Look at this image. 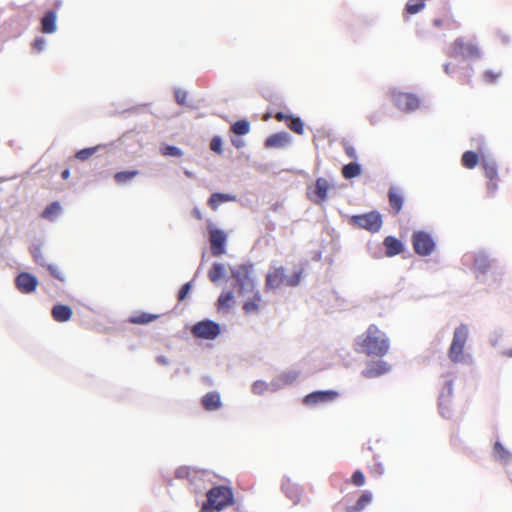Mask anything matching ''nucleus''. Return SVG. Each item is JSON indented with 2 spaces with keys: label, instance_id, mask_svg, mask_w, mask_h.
<instances>
[{
  "label": "nucleus",
  "instance_id": "nucleus-1",
  "mask_svg": "<svg viewBox=\"0 0 512 512\" xmlns=\"http://www.w3.org/2000/svg\"><path fill=\"white\" fill-rule=\"evenodd\" d=\"M357 352L367 356L383 357L390 348V342L386 334L378 326L371 324L367 330L357 339Z\"/></svg>",
  "mask_w": 512,
  "mask_h": 512
},
{
  "label": "nucleus",
  "instance_id": "nucleus-2",
  "mask_svg": "<svg viewBox=\"0 0 512 512\" xmlns=\"http://www.w3.org/2000/svg\"><path fill=\"white\" fill-rule=\"evenodd\" d=\"M206 504L217 512L234 504V494L230 487L219 485L211 488L206 494Z\"/></svg>",
  "mask_w": 512,
  "mask_h": 512
},
{
  "label": "nucleus",
  "instance_id": "nucleus-3",
  "mask_svg": "<svg viewBox=\"0 0 512 512\" xmlns=\"http://www.w3.org/2000/svg\"><path fill=\"white\" fill-rule=\"evenodd\" d=\"M301 275L297 273L291 277L285 275L283 267H274L266 275V289H278L283 285L297 286L300 282Z\"/></svg>",
  "mask_w": 512,
  "mask_h": 512
},
{
  "label": "nucleus",
  "instance_id": "nucleus-4",
  "mask_svg": "<svg viewBox=\"0 0 512 512\" xmlns=\"http://www.w3.org/2000/svg\"><path fill=\"white\" fill-rule=\"evenodd\" d=\"M467 339L468 328L462 324L454 330L453 339L449 347L448 356L452 362L458 363L463 361V352Z\"/></svg>",
  "mask_w": 512,
  "mask_h": 512
},
{
  "label": "nucleus",
  "instance_id": "nucleus-5",
  "mask_svg": "<svg viewBox=\"0 0 512 512\" xmlns=\"http://www.w3.org/2000/svg\"><path fill=\"white\" fill-rule=\"evenodd\" d=\"M350 223L358 228L372 233L378 232L382 227V217L378 212L372 211L361 215H353Z\"/></svg>",
  "mask_w": 512,
  "mask_h": 512
},
{
  "label": "nucleus",
  "instance_id": "nucleus-6",
  "mask_svg": "<svg viewBox=\"0 0 512 512\" xmlns=\"http://www.w3.org/2000/svg\"><path fill=\"white\" fill-rule=\"evenodd\" d=\"M232 277L235 279L238 286V293L243 295L245 293L254 292L255 285L251 278V268L247 265H241L231 272Z\"/></svg>",
  "mask_w": 512,
  "mask_h": 512
},
{
  "label": "nucleus",
  "instance_id": "nucleus-7",
  "mask_svg": "<svg viewBox=\"0 0 512 512\" xmlns=\"http://www.w3.org/2000/svg\"><path fill=\"white\" fill-rule=\"evenodd\" d=\"M191 333L196 338L213 340L220 334V326L212 320H203L193 325Z\"/></svg>",
  "mask_w": 512,
  "mask_h": 512
},
{
  "label": "nucleus",
  "instance_id": "nucleus-8",
  "mask_svg": "<svg viewBox=\"0 0 512 512\" xmlns=\"http://www.w3.org/2000/svg\"><path fill=\"white\" fill-rule=\"evenodd\" d=\"M412 245L415 253L420 256L430 255L435 248L434 240L424 231H416L413 233Z\"/></svg>",
  "mask_w": 512,
  "mask_h": 512
},
{
  "label": "nucleus",
  "instance_id": "nucleus-9",
  "mask_svg": "<svg viewBox=\"0 0 512 512\" xmlns=\"http://www.w3.org/2000/svg\"><path fill=\"white\" fill-rule=\"evenodd\" d=\"M451 56L462 58H478L480 51L478 47L470 42H465L463 39H456L451 46Z\"/></svg>",
  "mask_w": 512,
  "mask_h": 512
},
{
  "label": "nucleus",
  "instance_id": "nucleus-10",
  "mask_svg": "<svg viewBox=\"0 0 512 512\" xmlns=\"http://www.w3.org/2000/svg\"><path fill=\"white\" fill-rule=\"evenodd\" d=\"M394 105L404 112H411L419 108L420 101L417 96L411 93L394 92L392 94Z\"/></svg>",
  "mask_w": 512,
  "mask_h": 512
},
{
  "label": "nucleus",
  "instance_id": "nucleus-11",
  "mask_svg": "<svg viewBox=\"0 0 512 512\" xmlns=\"http://www.w3.org/2000/svg\"><path fill=\"white\" fill-rule=\"evenodd\" d=\"M227 235L224 231L209 227V242L213 256H220L225 253Z\"/></svg>",
  "mask_w": 512,
  "mask_h": 512
},
{
  "label": "nucleus",
  "instance_id": "nucleus-12",
  "mask_svg": "<svg viewBox=\"0 0 512 512\" xmlns=\"http://www.w3.org/2000/svg\"><path fill=\"white\" fill-rule=\"evenodd\" d=\"M330 188L331 185L327 179L318 178L315 182L314 188L312 190L309 189L307 194L311 201L316 204H322L326 201Z\"/></svg>",
  "mask_w": 512,
  "mask_h": 512
},
{
  "label": "nucleus",
  "instance_id": "nucleus-13",
  "mask_svg": "<svg viewBox=\"0 0 512 512\" xmlns=\"http://www.w3.org/2000/svg\"><path fill=\"white\" fill-rule=\"evenodd\" d=\"M337 397L338 392L334 390L314 391L304 397L303 403L307 406H316L321 403L332 402Z\"/></svg>",
  "mask_w": 512,
  "mask_h": 512
},
{
  "label": "nucleus",
  "instance_id": "nucleus-14",
  "mask_svg": "<svg viewBox=\"0 0 512 512\" xmlns=\"http://www.w3.org/2000/svg\"><path fill=\"white\" fill-rule=\"evenodd\" d=\"M482 168L484 170L485 177L488 179L487 190L490 194H494L498 188V171L497 166L494 162L486 160L485 158L481 161Z\"/></svg>",
  "mask_w": 512,
  "mask_h": 512
},
{
  "label": "nucleus",
  "instance_id": "nucleus-15",
  "mask_svg": "<svg viewBox=\"0 0 512 512\" xmlns=\"http://www.w3.org/2000/svg\"><path fill=\"white\" fill-rule=\"evenodd\" d=\"M17 289L25 294L32 293L36 290L38 285V280L35 276L30 273L22 272L20 273L15 280Z\"/></svg>",
  "mask_w": 512,
  "mask_h": 512
},
{
  "label": "nucleus",
  "instance_id": "nucleus-16",
  "mask_svg": "<svg viewBox=\"0 0 512 512\" xmlns=\"http://www.w3.org/2000/svg\"><path fill=\"white\" fill-rule=\"evenodd\" d=\"M390 365L382 360L370 361L367 363L366 368L362 371L365 378H377L390 371Z\"/></svg>",
  "mask_w": 512,
  "mask_h": 512
},
{
  "label": "nucleus",
  "instance_id": "nucleus-17",
  "mask_svg": "<svg viewBox=\"0 0 512 512\" xmlns=\"http://www.w3.org/2000/svg\"><path fill=\"white\" fill-rule=\"evenodd\" d=\"M201 404L206 411L218 410L222 406L220 394L216 391L206 393L201 399Z\"/></svg>",
  "mask_w": 512,
  "mask_h": 512
},
{
  "label": "nucleus",
  "instance_id": "nucleus-18",
  "mask_svg": "<svg viewBox=\"0 0 512 512\" xmlns=\"http://www.w3.org/2000/svg\"><path fill=\"white\" fill-rule=\"evenodd\" d=\"M389 206L394 215H397L402 210L404 198L397 188L391 187L388 191Z\"/></svg>",
  "mask_w": 512,
  "mask_h": 512
},
{
  "label": "nucleus",
  "instance_id": "nucleus-19",
  "mask_svg": "<svg viewBox=\"0 0 512 512\" xmlns=\"http://www.w3.org/2000/svg\"><path fill=\"white\" fill-rule=\"evenodd\" d=\"M383 245L385 248V254L388 257L396 256L404 250L402 242L393 236H387L383 241Z\"/></svg>",
  "mask_w": 512,
  "mask_h": 512
},
{
  "label": "nucleus",
  "instance_id": "nucleus-20",
  "mask_svg": "<svg viewBox=\"0 0 512 512\" xmlns=\"http://www.w3.org/2000/svg\"><path fill=\"white\" fill-rule=\"evenodd\" d=\"M290 141V136L286 132H280L270 135L265 140L266 148H282L285 147Z\"/></svg>",
  "mask_w": 512,
  "mask_h": 512
},
{
  "label": "nucleus",
  "instance_id": "nucleus-21",
  "mask_svg": "<svg viewBox=\"0 0 512 512\" xmlns=\"http://www.w3.org/2000/svg\"><path fill=\"white\" fill-rule=\"evenodd\" d=\"M51 315L56 322H67L73 315L72 309L63 304H57L53 306Z\"/></svg>",
  "mask_w": 512,
  "mask_h": 512
},
{
  "label": "nucleus",
  "instance_id": "nucleus-22",
  "mask_svg": "<svg viewBox=\"0 0 512 512\" xmlns=\"http://www.w3.org/2000/svg\"><path fill=\"white\" fill-rule=\"evenodd\" d=\"M56 12L47 11L41 19V31L46 34H51L56 31Z\"/></svg>",
  "mask_w": 512,
  "mask_h": 512
},
{
  "label": "nucleus",
  "instance_id": "nucleus-23",
  "mask_svg": "<svg viewBox=\"0 0 512 512\" xmlns=\"http://www.w3.org/2000/svg\"><path fill=\"white\" fill-rule=\"evenodd\" d=\"M253 297L246 301L243 305V310L246 314L257 313L262 302V296L258 291L251 292Z\"/></svg>",
  "mask_w": 512,
  "mask_h": 512
},
{
  "label": "nucleus",
  "instance_id": "nucleus-24",
  "mask_svg": "<svg viewBox=\"0 0 512 512\" xmlns=\"http://www.w3.org/2000/svg\"><path fill=\"white\" fill-rule=\"evenodd\" d=\"M234 200H235V196H233V195L224 194V193H213L208 200V205L210 206V208L212 210L215 211L218 209V207L222 203L234 201Z\"/></svg>",
  "mask_w": 512,
  "mask_h": 512
},
{
  "label": "nucleus",
  "instance_id": "nucleus-25",
  "mask_svg": "<svg viewBox=\"0 0 512 512\" xmlns=\"http://www.w3.org/2000/svg\"><path fill=\"white\" fill-rule=\"evenodd\" d=\"M62 212V207L58 201L49 204L41 213V218L54 221Z\"/></svg>",
  "mask_w": 512,
  "mask_h": 512
},
{
  "label": "nucleus",
  "instance_id": "nucleus-26",
  "mask_svg": "<svg viewBox=\"0 0 512 512\" xmlns=\"http://www.w3.org/2000/svg\"><path fill=\"white\" fill-rule=\"evenodd\" d=\"M342 175L345 179H351L361 175V166L356 162H351L342 167Z\"/></svg>",
  "mask_w": 512,
  "mask_h": 512
},
{
  "label": "nucleus",
  "instance_id": "nucleus-27",
  "mask_svg": "<svg viewBox=\"0 0 512 512\" xmlns=\"http://www.w3.org/2000/svg\"><path fill=\"white\" fill-rule=\"evenodd\" d=\"M461 163L465 168L473 169L479 163V156L474 151H466L462 155Z\"/></svg>",
  "mask_w": 512,
  "mask_h": 512
},
{
  "label": "nucleus",
  "instance_id": "nucleus-28",
  "mask_svg": "<svg viewBox=\"0 0 512 512\" xmlns=\"http://www.w3.org/2000/svg\"><path fill=\"white\" fill-rule=\"evenodd\" d=\"M426 6V0H409L406 5L404 12L407 15H414L421 12Z\"/></svg>",
  "mask_w": 512,
  "mask_h": 512
},
{
  "label": "nucleus",
  "instance_id": "nucleus-29",
  "mask_svg": "<svg viewBox=\"0 0 512 512\" xmlns=\"http://www.w3.org/2000/svg\"><path fill=\"white\" fill-rule=\"evenodd\" d=\"M372 500V495L370 492L365 491L358 498L356 504L353 507L348 508V512H360L363 510Z\"/></svg>",
  "mask_w": 512,
  "mask_h": 512
},
{
  "label": "nucleus",
  "instance_id": "nucleus-30",
  "mask_svg": "<svg viewBox=\"0 0 512 512\" xmlns=\"http://www.w3.org/2000/svg\"><path fill=\"white\" fill-rule=\"evenodd\" d=\"M234 301V296L231 291L222 292L217 300L218 310H228Z\"/></svg>",
  "mask_w": 512,
  "mask_h": 512
},
{
  "label": "nucleus",
  "instance_id": "nucleus-31",
  "mask_svg": "<svg viewBox=\"0 0 512 512\" xmlns=\"http://www.w3.org/2000/svg\"><path fill=\"white\" fill-rule=\"evenodd\" d=\"M230 129L236 135H246L250 131V123L245 119L238 120L231 125Z\"/></svg>",
  "mask_w": 512,
  "mask_h": 512
},
{
  "label": "nucleus",
  "instance_id": "nucleus-32",
  "mask_svg": "<svg viewBox=\"0 0 512 512\" xmlns=\"http://www.w3.org/2000/svg\"><path fill=\"white\" fill-rule=\"evenodd\" d=\"M225 268L220 263H214L208 272V277L211 282H218L224 275Z\"/></svg>",
  "mask_w": 512,
  "mask_h": 512
},
{
  "label": "nucleus",
  "instance_id": "nucleus-33",
  "mask_svg": "<svg viewBox=\"0 0 512 512\" xmlns=\"http://www.w3.org/2000/svg\"><path fill=\"white\" fill-rule=\"evenodd\" d=\"M137 175H139L138 170L121 171V172L115 173L114 179L118 184H124V183L131 181Z\"/></svg>",
  "mask_w": 512,
  "mask_h": 512
},
{
  "label": "nucleus",
  "instance_id": "nucleus-34",
  "mask_svg": "<svg viewBox=\"0 0 512 512\" xmlns=\"http://www.w3.org/2000/svg\"><path fill=\"white\" fill-rule=\"evenodd\" d=\"M287 126L289 127V129H291L293 132L299 135L303 134L304 132V124L299 117L291 116V118H289Z\"/></svg>",
  "mask_w": 512,
  "mask_h": 512
},
{
  "label": "nucleus",
  "instance_id": "nucleus-35",
  "mask_svg": "<svg viewBox=\"0 0 512 512\" xmlns=\"http://www.w3.org/2000/svg\"><path fill=\"white\" fill-rule=\"evenodd\" d=\"M156 318H157V315L141 313L139 315L132 316L130 318V322L133 324H147L149 322H152Z\"/></svg>",
  "mask_w": 512,
  "mask_h": 512
},
{
  "label": "nucleus",
  "instance_id": "nucleus-36",
  "mask_svg": "<svg viewBox=\"0 0 512 512\" xmlns=\"http://www.w3.org/2000/svg\"><path fill=\"white\" fill-rule=\"evenodd\" d=\"M96 151H97V147L81 149L76 153L75 157L78 160L85 161V160L89 159L91 156H93L96 153Z\"/></svg>",
  "mask_w": 512,
  "mask_h": 512
},
{
  "label": "nucleus",
  "instance_id": "nucleus-37",
  "mask_svg": "<svg viewBox=\"0 0 512 512\" xmlns=\"http://www.w3.org/2000/svg\"><path fill=\"white\" fill-rule=\"evenodd\" d=\"M161 152L164 156H173V157H181L182 156V151L176 147V146H171V145H167L165 147H163L161 149Z\"/></svg>",
  "mask_w": 512,
  "mask_h": 512
},
{
  "label": "nucleus",
  "instance_id": "nucleus-38",
  "mask_svg": "<svg viewBox=\"0 0 512 512\" xmlns=\"http://www.w3.org/2000/svg\"><path fill=\"white\" fill-rule=\"evenodd\" d=\"M47 269L50 272V274L57 280L64 282L65 281V275L63 271L56 265L49 264L47 265Z\"/></svg>",
  "mask_w": 512,
  "mask_h": 512
},
{
  "label": "nucleus",
  "instance_id": "nucleus-39",
  "mask_svg": "<svg viewBox=\"0 0 512 512\" xmlns=\"http://www.w3.org/2000/svg\"><path fill=\"white\" fill-rule=\"evenodd\" d=\"M351 483L357 487L365 484V476L361 470H356L351 476Z\"/></svg>",
  "mask_w": 512,
  "mask_h": 512
},
{
  "label": "nucleus",
  "instance_id": "nucleus-40",
  "mask_svg": "<svg viewBox=\"0 0 512 512\" xmlns=\"http://www.w3.org/2000/svg\"><path fill=\"white\" fill-rule=\"evenodd\" d=\"M210 149L217 154H222V139L219 136H214L210 141Z\"/></svg>",
  "mask_w": 512,
  "mask_h": 512
},
{
  "label": "nucleus",
  "instance_id": "nucleus-41",
  "mask_svg": "<svg viewBox=\"0 0 512 512\" xmlns=\"http://www.w3.org/2000/svg\"><path fill=\"white\" fill-rule=\"evenodd\" d=\"M501 76L500 72L486 71L483 74V78L487 83H495L498 78Z\"/></svg>",
  "mask_w": 512,
  "mask_h": 512
},
{
  "label": "nucleus",
  "instance_id": "nucleus-42",
  "mask_svg": "<svg viewBox=\"0 0 512 512\" xmlns=\"http://www.w3.org/2000/svg\"><path fill=\"white\" fill-rule=\"evenodd\" d=\"M495 453L501 458V459H508L509 453L504 449V447L499 443L496 442L494 445Z\"/></svg>",
  "mask_w": 512,
  "mask_h": 512
},
{
  "label": "nucleus",
  "instance_id": "nucleus-43",
  "mask_svg": "<svg viewBox=\"0 0 512 512\" xmlns=\"http://www.w3.org/2000/svg\"><path fill=\"white\" fill-rule=\"evenodd\" d=\"M190 290H191V283L190 282L185 283L181 287V289L178 293V301H183L187 297Z\"/></svg>",
  "mask_w": 512,
  "mask_h": 512
},
{
  "label": "nucleus",
  "instance_id": "nucleus-44",
  "mask_svg": "<svg viewBox=\"0 0 512 512\" xmlns=\"http://www.w3.org/2000/svg\"><path fill=\"white\" fill-rule=\"evenodd\" d=\"M32 255H33L34 260L38 264L45 265L44 256L42 255V252L39 247L34 248V250L32 251Z\"/></svg>",
  "mask_w": 512,
  "mask_h": 512
},
{
  "label": "nucleus",
  "instance_id": "nucleus-45",
  "mask_svg": "<svg viewBox=\"0 0 512 512\" xmlns=\"http://www.w3.org/2000/svg\"><path fill=\"white\" fill-rule=\"evenodd\" d=\"M384 467L381 463L377 462L375 463L371 468H370V472L375 475V476H381L384 474Z\"/></svg>",
  "mask_w": 512,
  "mask_h": 512
},
{
  "label": "nucleus",
  "instance_id": "nucleus-46",
  "mask_svg": "<svg viewBox=\"0 0 512 512\" xmlns=\"http://www.w3.org/2000/svg\"><path fill=\"white\" fill-rule=\"evenodd\" d=\"M344 150H345V153L346 155L350 158V159H354L356 160L357 159V151L356 149L352 146V145H348L346 144L344 146Z\"/></svg>",
  "mask_w": 512,
  "mask_h": 512
},
{
  "label": "nucleus",
  "instance_id": "nucleus-47",
  "mask_svg": "<svg viewBox=\"0 0 512 512\" xmlns=\"http://www.w3.org/2000/svg\"><path fill=\"white\" fill-rule=\"evenodd\" d=\"M175 98L178 104L185 105L187 100V93L185 91H177Z\"/></svg>",
  "mask_w": 512,
  "mask_h": 512
},
{
  "label": "nucleus",
  "instance_id": "nucleus-48",
  "mask_svg": "<svg viewBox=\"0 0 512 512\" xmlns=\"http://www.w3.org/2000/svg\"><path fill=\"white\" fill-rule=\"evenodd\" d=\"M44 46H45V40L43 38H37L33 42V48L38 52L42 51Z\"/></svg>",
  "mask_w": 512,
  "mask_h": 512
},
{
  "label": "nucleus",
  "instance_id": "nucleus-49",
  "mask_svg": "<svg viewBox=\"0 0 512 512\" xmlns=\"http://www.w3.org/2000/svg\"><path fill=\"white\" fill-rule=\"evenodd\" d=\"M266 388V385L265 383L263 382H256L254 385H253V391L254 393H261L263 391V389Z\"/></svg>",
  "mask_w": 512,
  "mask_h": 512
},
{
  "label": "nucleus",
  "instance_id": "nucleus-50",
  "mask_svg": "<svg viewBox=\"0 0 512 512\" xmlns=\"http://www.w3.org/2000/svg\"><path fill=\"white\" fill-rule=\"evenodd\" d=\"M275 118L278 121H286L288 123L289 118H291V116H288V115L284 114L283 112H277L275 114Z\"/></svg>",
  "mask_w": 512,
  "mask_h": 512
},
{
  "label": "nucleus",
  "instance_id": "nucleus-51",
  "mask_svg": "<svg viewBox=\"0 0 512 512\" xmlns=\"http://www.w3.org/2000/svg\"><path fill=\"white\" fill-rule=\"evenodd\" d=\"M200 512H217L216 509L210 507L206 503H203Z\"/></svg>",
  "mask_w": 512,
  "mask_h": 512
},
{
  "label": "nucleus",
  "instance_id": "nucleus-52",
  "mask_svg": "<svg viewBox=\"0 0 512 512\" xmlns=\"http://www.w3.org/2000/svg\"><path fill=\"white\" fill-rule=\"evenodd\" d=\"M61 177L63 180H67L70 177V170L65 169L64 171H62Z\"/></svg>",
  "mask_w": 512,
  "mask_h": 512
},
{
  "label": "nucleus",
  "instance_id": "nucleus-53",
  "mask_svg": "<svg viewBox=\"0 0 512 512\" xmlns=\"http://www.w3.org/2000/svg\"><path fill=\"white\" fill-rule=\"evenodd\" d=\"M185 474H186V470H185V469H183V468L178 469V470L176 471V476H177V477H183Z\"/></svg>",
  "mask_w": 512,
  "mask_h": 512
},
{
  "label": "nucleus",
  "instance_id": "nucleus-54",
  "mask_svg": "<svg viewBox=\"0 0 512 512\" xmlns=\"http://www.w3.org/2000/svg\"><path fill=\"white\" fill-rule=\"evenodd\" d=\"M433 24L436 26V27H440L442 24H443V20L441 19H435L433 21Z\"/></svg>",
  "mask_w": 512,
  "mask_h": 512
},
{
  "label": "nucleus",
  "instance_id": "nucleus-55",
  "mask_svg": "<svg viewBox=\"0 0 512 512\" xmlns=\"http://www.w3.org/2000/svg\"><path fill=\"white\" fill-rule=\"evenodd\" d=\"M194 214H195V217H196L197 219H199V220H201V219H202V215H201V212H200V211L195 210V211H194Z\"/></svg>",
  "mask_w": 512,
  "mask_h": 512
},
{
  "label": "nucleus",
  "instance_id": "nucleus-56",
  "mask_svg": "<svg viewBox=\"0 0 512 512\" xmlns=\"http://www.w3.org/2000/svg\"><path fill=\"white\" fill-rule=\"evenodd\" d=\"M444 71L446 74H450V64H445L444 65Z\"/></svg>",
  "mask_w": 512,
  "mask_h": 512
},
{
  "label": "nucleus",
  "instance_id": "nucleus-57",
  "mask_svg": "<svg viewBox=\"0 0 512 512\" xmlns=\"http://www.w3.org/2000/svg\"><path fill=\"white\" fill-rule=\"evenodd\" d=\"M158 362L161 363V364H166L167 360L164 357H159L158 358Z\"/></svg>",
  "mask_w": 512,
  "mask_h": 512
},
{
  "label": "nucleus",
  "instance_id": "nucleus-58",
  "mask_svg": "<svg viewBox=\"0 0 512 512\" xmlns=\"http://www.w3.org/2000/svg\"><path fill=\"white\" fill-rule=\"evenodd\" d=\"M505 355H506L507 357H511V358H512V348H511V349H509V350H507V351L505 352Z\"/></svg>",
  "mask_w": 512,
  "mask_h": 512
},
{
  "label": "nucleus",
  "instance_id": "nucleus-59",
  "mask_svg": "<svg viewBox=\"0 0 512 512\" xmlns=\"http://www.w3.org/2000/svg\"><path fill=\"white\" fill-rule=\"evenodd\" d=\"M447 387H448V391H449V393H451V390H452V383H451V382H448V383H447Z\"/></svg>",
  "mask_w": 512,
  "mask_h": 512
},
{
  "label": "nucleus",
  "instance_id": "nucleus-60",
  "mask_svg": "<svg viewBox=\"0 0 512 512\" xmlns=\"http://www.w3.org/2000/svg\"><path fill=\"white\" fill-rule=\"evenodd\" d=\"M232 143H233L234 146H236L238 148L241 146L240 142L232 141Z\"/></svg>",
  "mask_w": 512,
  "mask_h": 512
},
{
  "label": "nucleus",
  "instance_id": "nucleus-61",
  "mask_svg": "<svg viewBox=\"0 0 512 512\" xmlns=\"http://www.w3.org/2000/svg\"><path fill=\"white\" fill-rule=\"evenodd\" d=\"M61 3H62V2H61L60 0L56 1V2H55V7H57V8H58V7H60V6H61Z\"/></svg>",
  "mask_w": 512,
  "mask_h": 512
},
{
  "label": "nucleus",
  "instance_id": "nucleus-62",
  "mask_svg": "<svg viewBox=\"0 0 512 512\" xmlns=\"http://www.w3.org/2000/svg\"><path fill=\"white\" fill-rule=\"evenodd\" d=\"M464 83H466V84L470 83V76H468L467 80Z\"/></svg>",
  "mask_w": 512,
  "mask_h": 512
}]
</instances>
